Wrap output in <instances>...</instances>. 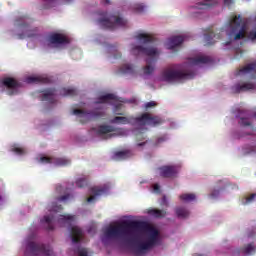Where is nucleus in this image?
<instances>
[{"label":"nucleus","mask_w":256,"mask_h":256,"mask_svg":"<svg viewBox=\"0 0 256 256\" xmlns=\"http://www.w3.org/2000/svg\"><path fill=\"white\" fill-rule=\"evenodd\" d=\"M104 234L108 239H123L133 247L135 255H145L159 243V230L139 220H124L111 225Z\"/></svg>","instance_id":"nucleus-1"},{"label":"nucleus","mask_w":256,"mask_h":256,"mask_svg":"<svg viewBox=\"0 0 256 256\" xmlns=\"http://www.w3.org/2000/svg\"><path fill=\"white\" fill-rule=\"evenodd\" d=\"M110 123L116 125H129L130 123H135L136 125H140L141 127H145V125H149L150 127H157V125H163V123H165V120H163V118L159 116H153L146 112L136 118L116 116L110 121Z\"/></svg>","instance_id":"nucleus-2"},{"label":"nucleus","mask_w":256,"mask_h":256,"mask_svg":"<svg viewBox=\"0 0 256 256\" xmlns=\"http://www.w3.org/2000/svg\"><path fill=\"white\" fill-rule=\"evenodd\" d=\"M131 53L136 57L139 55H146L149 57L146 60V66L143 68L144 75H151V73L155 71V62L157 61V58L155 57H159V50H157V48L133 45Z\"/></svg>","instance_id":"nucleus-3"},{"label":"nucleus","mask_w":256,"mask_h":256,"mask_svg":"<svg viewBox=\"0 0 256 256\" xmlns=\"http://www.w3.org/2000/svg\"><path fill=\"white\" fill-rule=\"evenodd\" d=\"M195 77L193 71L175 70L173 68H165L160 76L161 81L166 83H181Z\"/></svg>","instance_id":"nucleus-4"},{"label":"nucleus","mask_w":256,"mask_h":256,"mask_svg":"<svg viewBox=\"0 0 256 256\" xmlns=\"http://www.w3.org/2000/svg\"><path fill=\"white\" fill-rule=\"evenodd\" d=\"M243 20L241 15H233L226 25V31L229 39L237 41L245 37V24H242Z\"/></svg>","instance_id":"nucleus-5"},{"label":"nucleus","mask_w":256,"mask_h":256,"mask_svg":"<svg viewBox=\"0 0 256 256\" xmlns=\"http://www.w3.org/2000/svg\"><path fill=\"white\" fill-rule=\"evenodd\" d=\"M104 17L98 19V23L104 29H115V27H127V20L123 19L121 16L103 14Z\"/></svg>","instance_id":"nucleus-6"},{"label":"nucleus","mask_w":256,"mask_h":256,"mask_svg":"<svg viewBox=\"0 0 256 256\" xmlns=\"http://www.w3.org/2000/svg\"><path fill=\"white\" fill-rule=\"evenodd\" d=\"M73 115L80 118V123H87L91 121V119H101V117H105V111H103L101 108H95L92 111L74 109Z\"/></svg>","instance_id":"nucleus-7"},{"label":"nucleus","mask_w":256,"mask_h":256,"mask_svg":"<svg viewBox=\"0 0 256 256\" xmlns=\"http://www.w3.org/2000/svg\"><path fill=\"white\" fill-rule=\"evenodd\" d=\"M26 253H30V255L53 256V249L51 246L29 241L26 245Z\"/></svg>","instance_id":"nucleus-8"},{"label":"nucleus","mask_w":256,"mask_h":256,"mask_svg":"<svg viewBox=\"0 0 256 256\" xmlns=\"http://www.w3.org/2000/svg\"><path fill=\"white\" fill-rule=\"evenodd\" d=\"M160 177L164 179H175L178 177L181 171V166L179 165H165L158 168Z\"/></svg>","instance_id":"nucleus-9"},{"label":"nucleus","mask_w":256,"mask_h":256,"mask_svg":"<svg viewBox=\"0 0 256 256\" xmlns=\"http://www.w3.org/2000/svg\"><path fill=\"white\" fill-rule=\"evenodd\" d=\"M1 87H6L8 95H17L21 87V82L12 77L2 78L0 80Z\"/></svg>","instance_id":"nucleus-10"},{"label":"nucleus","mask_w":256,"mask_h":256,"mask_svg":"<svg viewBox=\"0 0 256 256\" xmlns=\"http://www.w3.org/2000/svg\"><path fill=\"white\" fill-rule=\"evenodd\" d=\"M40 161L41 163H53L58 167H65L67 165H71V160L67 158H55V157L42 156L40 158Z\"/></svg>","instance_id":"nucleus-11"},{"label":"nucleus","mask_w":256,"mask_h":256,"mask_svg":"<svg viewBox=\"0 0 256 256\" xmlns=\"http://www.w3.org/2000/svg\"><path fill=\"white\" fill-rule=\"evenodd\" d=\"M48 43L50 45H67L69 38L61 33H52L48 36Z\"/></svg>","instance_id":"nucleus-12"},{"label":"nucleus","mask_w":256,"mask_h":256,"mask_svg":"<svg viewBox=\"0 0 256 256\" xmlns=\"http://www.w3.org/2000/svg\"><path fill=\"white\" fill-rule=\"evenodd\" d=\"M22 34H19V39H25V37H37L39 35L38 28H31L29 24H20Z\"/></svg>","instance_id":"nucleus-13"},{"label":"nucleus","mask_w":256,"mask_h":256,"mask_svg":"<svg viewBox=\"0 0 256 256\" xmlns=\"http://www.w3.org/2000/svg\"><path fill=\"white\" fill-rule=\"evenodd\" d=\"M107 186H94L90 189V193H92V196L87 198V203H93L95 201L96 197H101V195H105L107 193Z\"/></svg>","instance_id":"nucleus-14"},{"label":"nucleus","mask_w":256,"mask_h":256,"mask_svg":"<svg viewBox=\"0 0 256 256\" xmlns=\"http://www.w3.org/2000/svg\"><path fill=\"white\" fill-rule=\"evenodd\" d=\"M115 131H117V129L111 125H100L98 126L96 133L97 135H107L106 139H111V137H115Z\"/></svg>","instance_id":"nucleus-15"},{"label":"nucleus","mask_w":256,"mask_h":256,"mask_svg":"<svg viewBox=\"0 0 256 256\" xmlns=\"http://www.w3.org/2000/svg\"><path fill=\"white\" fill-rule=\"evenodd\" d=\"M57 223L60 225V227H71V225L75 223V215H71V214L59 215L57 219Z\"/></svg>","instance_id":"nucleus-16"},{"label":"nucleus","mask_w":256,"mask_h":256,"mask_svg":"<svg viewBox=\"0 0 256 256\" xmlns=\"http://www.w3.org/2000/svg\"><path fill=\"white\" fill-rule=\"evenodd\" d=\"M183 41H185L183 36H172L167 40L166 47L167 49L173 50L175 47H179Z\"/></svg>","instance_id":"nucleus-17"},{"label":"nucleus","mask_w":256,"mask_h":256,"mask_svg":"<svg viewBox=\"0 0 256 256\" xmlns=\"http://www.w3.org/2000/svg\"><path fill=\"white\" fill-rule=\"evenodd\" d=\"M251 73L252 79H256V62L246 65L236 72V75H245Z\"/></svg>","instance_id":"nucleus-18"},{"label":"nucleus","mask_w":256,"mask_h":256,"mask_svg":"<svg viewBox=\"0 0 256 256\" xmlns=\"http://www.w3.org/2000/svg\"><path fill=\"white\" fill-rule=\"evenodd\" d=\"M42 97H41V101H48V103H55V95L57 93V90H55V88H49L47 90H44L42 92Z\"/></svg>","instance_id":"nucleus-19"},{"label":"nucleus","mask_w":256,"mask_h":256,"mask_svg":"<svg viewBox=\"0 0 256 256\" xmlns=\"http://www.w3.org/2000/svg\"><path fill=\"white\" fill-rule=\"evenodd\" d=\"M27 83H35L36 85H47L51 83V79L47 76H30L27 78Z\"/></svg>","instance_id":"nucleus-20"},{"label":"nucleus","mask_w":256,"mask_h":256,"mask_svg":"<svg viewBox=\"0 0 256 256\" xmlns=\"http://www.w3.org/2000/svg\"><path fill=\"white\" fill-rule=\"evenodd\" d=\"M70 237L72 243H81V239H83V230L77 226L71 227Z\"/></svg>","instance_id":"nucleus-21"},{"label":"nucleus","mask_w":256,"mask_h":256,"mask_svg":"<svg viewBox=\"0 0 256 256\" xmlns=\"http://www.w3.org/2000/svg\"><path fill=\"white\" fill-rule=\"evenodd\" d=\"M206 45H215L213 39H221V37L213 31V28H208L204 33Z\"/></svg>","instance_id":"nucleus-22"},{"label":"nucleus","mask_w":256,"mask_h":256,"mask_svg":"<svg viewBox=\"0 0 256 256\" xmlns=\"http://www.w3.org/2000/svg\"><path fill=\"white\" fill-rule=\"evenodd\" d=\"M190 65H205L211 63V57L208 56H197L189 59Z\"/></svg>","instance_id":"nucleus-23"},{"label":"nucleus","mask_w":256,"mask_h":256,"mask_svg":"<svg viewBox=\"0 0 256 256\" xmlns=\"http://www.w3.org/2000/svg\"><path fill=\"white\" fill-rule=\"evenodd\" d=\"M253 89H255V84L253 83L236 84L234 86L235 93H243L245 91H251Z\"/></svg>","instance_id":"nucleus-24"},{"label":"nucleus","mask_w":256,"mask_h":256,"mask_svg":"<svg viewBox=\"0 0 256 256\" xmlns=\"http://www.w3.org/2000/svg\"><path fill=\"white\" fill-rule=\"evenodd\" d=\"M136 39L138 41H141L144 45H149V43H154L155 42V37L145 34V33H140L136 36Z\"/></svg>","instance_id":"nucleus-25"},{"label":"nucleus","mask_w":256,"mask_h":256,"mask_svg":"<svg viewBox=\"0 0 256 256\" xmlns=\"http://www.w3.org/2000/svg\"><path fill=\"white\" fill-rule=\"evenodd\" d=\"M148 215H152L153 217H156V219H161V218L165 217V215H167V211L150 208V209H148Z\"/></svg>","instance_id":"nucleus-26"},{"label":"nucleus","mask_w":256,"mask_h":256,"mask_svg":"<svg viewBox=\"0 0 256 256\" xmlns=\"http://www.w3.org/2000/svg\"><path fill=\"white\" fill-rule=\"evenodd\" d=\"M109 101H117V96H115L114 94H106V95L100 96L95 103L96 104L109 103Z\"/></svg>","instance_id":"nucleus-27"},{"label":"nucleus","mask_w":256,"mask_h":256,"mask_svg":"<svg viewBox=\"0 0 256 256\" xmlns=\"http://www.w3.org/2000/svg\"><path fill=\"white\" fill-rule=\"evenodd\" d=\"M211 2H209L208 0H200L198 2H196V5L194 6V9H198L199 11L203 10V9H209V7H211Z\"/></svg>","instance_id":"nucleus-28"},{"label":"nucleus","mask_w":256,"mask_h":256,"mask_svg":"<svg viewBox=\"0 0 256 256\" xmlns=\"http://www.w3.org/2000/svg\"><path fill=\"white\" fill-rule=\"evenodd\" d=\"M53 221H55V216H44V222L47 224V231H53V229H55V226H53Z\"/></svg>","instance_id":"nucleus-29"},{"label":"nucleus","mask_w":256,"mask_h":256,"mask_svg":"<svg viewBox=\"0 0 256 256\" xmlns=\"http://www.w3.org/2000/svg\"><path fill=\"white\" fill-rule=\"evenodd\" d=\"M60 94L63 95V97H75L77 95V89L75 88H64L61 90Z\"/></svg>","instance_id":"nucleus-30"},{"label":"nucleus","mask_w":256,"mask_h":256,"mask_svg":"<svg viewBox=\"0 0 256 256\" xmlns=\"http://www.w3.org/2000/svg\"><path fill=\"white\" fill-rule=\"evenodd\" d=\"M177 217L180 219H187L189 217V210L183 208V207H178L175 210Z\"/></svg>","instance_id":"nucleus-31"},{"label":"nucleus","mask_w":256,"mask_h":256,"mask_svg":"<svg viewBox=\"0 0 256 256\" xmlns=\"http://www.w3.org/2000/svg\"><path fill=\"white\" fill-rule=\"evenodd\" d=\"M181 201H185L186 203H189L190 201H195L196 196L193 193L190 194H182L180 195Z\"/></svg>","instance_id":"nucleus-32"},{"label":"nucleus","mask_w":256,"mask_h":256,"mask_svg":"<svg viewBox=\"0 0 256 256\" xmlns=\"http://www.w3.org/2000/svg\"><path fill=\"white\" fill-rule=\"evenodd\" d=\"M89 185V179L87 178H79L76 180V186L79 187V189H83V187H87Z\"/></svg>","instance_id":"nucleus-33"},{"label":"nucleus","mask_w":256,"mask_h":256,"mask_svg":"<svg viewBox=\"0 0 256 256\" xmlns=\"http://www.w3.org/2000/svg\"><path fill=\"white\" fill-rule=\"evenodd\" d=\"M74 253H76L78 256H89V251L81 246H78L76 249H74Z\"/></svg>","instance_id":"nucleus-34"},{"label":"nucleus","mask_w":256,"mask_h":256,"mask_svg":"<svg viewBox=\"0 0 256 256\" xmlns=\"http://www.w3.org/2000/svg\"><path fill=\"white\" fill-rule=\"evenodd\" d=\"M242 251L246 255H253V253H255V246L253 244H248L242 249Z\"/></svg>","instance_id":"nucleus-35"},{"label":"nucleus","mask_w":256,"mask_h":256,"mask_svg":"<svg viewBox=\"0 0 256 256\" xmlns=\"http://www.w3.org/2000/svg\"><path fill=\"white\" fill-rule=\"evenodd\" d=\"M238 117H240V121L238 122L239 125H241L242 127H251V122H249V118H245L242 115H239Z\"/></svg>","instance_id":"nucleus-36"},{"label":"nucleus","mask_w":256,"mask_h":256,"mask_svg":"<svg viewBox=\"0 0 256 256\" xmlns=\"http://www.w3.org/2000/svg\"><path fill=\"white\" fill-rule=\"evenodd\" d=\"M129 157V151H118L115 153L116 159H127Z\"/></svg>","instance_id":"nucleus-37"},{"label":"nucleus","mask_w":256,"mask_h":256,"mask_svg":"<svg viewBox=\"0 0 256 256\" xmlns=\"http://www.w3.org/2000/svg\"><path fill=\"white\" fill-rule=\"evenodd\" d=\"M121 73H133V66L129 64H124L120 68Z\"/></svg>","instance_id":"nucleus-38"},{"label":"nucleus","mask_w":256,"mask_h":256,"mask_svg":"<svg viewBox=\"0 0 256 256\" xmlns=\"http://www.w3.org/2000/svg\"><path fill=\"white\" fill-rule=\"evenodd\" d=\"M11 151H12V153H16L17 155H24L25 154V150L21 147H18V146H12Z\"/></svg>","instance_id":"nucleus-39"},{"label":"nucleus","mask_w":256,"mask_h":256,"mask_svg":"<svg viewBox=\"0 0 256 256\" xmlns=\"http://www.w3.org/2000/svg\"><path fill=\"white\" fill-rule=\"evenodd\" d=\"M133 9H134L135 13H143V11H145V5H143V4H135L133 6Z\"/></svg>","instance_id":"nucleus-40"},{"label":"nucleus","mask_w":256,"mask_h":256,"mask_svg":"<svg viewBox=\"0 0 256 256\" xmlns=\"http://www.w3.org/2000/svg\"><path fill=\"white\" fill-rule=\"evenodd\" d=\"M63 210V206L59 205H55V203L52 204L51 208L49 209V211H52L53 213H59V211Z\"/></svg>","instance_id":"nucleus-41"},{"label":"nucleus","mask_w":256,"mask_h":256,"mask_svg":"<svg viewBox=\"0 0 256 256\" xmlns=\"http://www.w3.org/2000/svg\"><path fill=\"white\" fill-rule=\"evenodd\" d=\"M255 196H256V194H251L249 197H247L244 205H247L249 203H253V201H255Z\"/></svg>","instance_id":"nucleus-42"},{"label":"nucleus","mask_w":256,"mask_h":256,"mask_svg":"<svg viewBox=\"0 0 256 256\" xmlns=\"http://www.w3.org/2000/svg\"><path fill=\"white\" fill-rule=\"evenodd\" d=\"M157 103L155 101H150L145 104V109H151V107H156Z\"/></svg>","instance_id":"nucleus-43"},{"label":"nucleus","mask_w":256,"mask_h":256,"mask_svg":"<svg viewBox=\"0 0 256 256\" xmlns=\"http://www.w3.org/2000/svg\"><path fill=\"white\" fill-rule=\"evenodd\" d=\"M165 141H167V138H165V137H160V138H158V139L156 140V143H155L156 147H157L158 145H161V143H165Z\"/></svg>","instance_id":"nucleus-44"},{"label":"nucleus","mask_w":256,"mask_h":256,"mask_svg":"<svg viewBox=\"0 0 256 256\" xmlns=\"http://www.w3.org/2000/svg\"><path fill=\"white\" fill-rule=\"evenodd\" d=\"M248 37H249V39H251L252 41H255V39H256V31H251V32H249Z\"/></svg>","instance_id":"nucleus-45"},{"label":"nucleus","mask_w":256,"mask_h":256,"mask_svg":"<svg viewBox=\"0 0 256 256\" xmlns=\"http://www.w3.org/2000/svg\"><path fill=\"white\" fill-rule=\"evenodd\" d=\"M71 195L70 194H66L64 196H61L58 198V201H67L68 199H70Z\"/></svg>","instance_id":"nucleus-46"},{"label":"nucleus","mask_w":256,"mask_h":256,"mask_svg":"<svg viewBox=\"0 0 256 256\" xmlns=\"http://www.w3.org/2000/svg\"><path fill=\"white\" fill-rule=\"evenodd\" d=\"M234 3L235 0H224V5H226V7H231Z\"/></svg>","instance_id":"nucleus-47"},{"label":"nucleus","mask_w":256,"mask_h":256,"mask_svg":"<svg viewBox=\"0 0 256 256\" xmlns=\"http://www.w3.org/2000/svg\"><path fill=\"white\" fill-rule=\"evenodd\" d=\"M121 107H123V105H121V104H118V105L115 106V110L114 111H115L116 115H123V113L117 112V109H121Z\"/></svg>","instance_id":"nucleus-48"},{"label":"nucleus","mask_w":256,"mask_h":256,"mask_svg":"<svg viewBox=\"0 0 256 256\" xmlns=\"http://www.w3.org/2000/svg\"><path fill=\"white\" fill-rule=\"evenodd\" d=\"M218 195H219V190H214L211 194H210V196L213 198V197H218Z\"/></svg>","instance_id":"nucleus-49"},{"label":"nucleus","mask_w":256,"mask_h":256,"mask_svg":"<svg viewBox=\"0 0 256 256\" xmlns=\"http://www.w3.org/2000/svg\"><path fill=\"white\" fill-rule=\"evenodd\" d=\"M104 5H111V0H102Z\"/></svg>","instance_id":"nucleus-50"},{"label":"nucleus","mask_w":256,"mask_h":256,"mask_svg":"<svg viewBox=\"0 0 256 256\" xmlns=\"http://www.w3.org/2000/svg\"><path fill=\"white\" fill-rule=\"evenodd\" d=\"M160 189L161 187L159 186V184L154 185V191H159Z\"/></svg>","instance_id":"nucleus-51"},{"label":"nucleus","mask_w":256,"mask_h":256,"mask_svg":"<svg viewBox=\"0 0 256 256\" xmlns=\"http://www.w3.org/2000/svg\"><path fill=\"white\" fill-rule=\"evenodd\" d=\"M241 113H244L245 115H249V112L246 110H242Z\"/></svg>","instance_id":"nucleus-52"},{"label":"nucleus","mask_w":256,"mask_h":256,"mask_svg":"<svg viewBox=\"0 0 256 256\" xmlns=\"http://www.w3.org/2000/svg\"><path fill=\"white\" fill-rule=\"evenodd\" d=\"M142 145H145V142L138 144L139 147H142Z\"/></svg>","instance_id":"nucleus-53"},{"label":"nucleus","mask_w":256,"mask_h":256,"mask_svg":"<svg viewBox=\"0 0 256 256\" xmlns=\"http://www.w3.org/2000/svg\"><path fill=\"white\" fill-rule=\"evenodd\" d=\"M163 201L165 203V201H167V197L163 196Z\"/></svg>","instance_id":"nucleus-54"},{"label":"nucleus","mask_w":256,"mask_h":256,"mask_svg":"<svg viewBox=\"0 0 256 256\" xmlns=\"http://www.w3.org/2000/svg\"><path fill=\"white\" fill-rule=\"evenodd\" d=\"M3 202V197L0 195V203Z\"/></svg>","instance_id":"nucleus-55"},{"label":"nucleus","mask_w":256,"mask_h":256,"mask_svg":"<svg viewBox=\"0 0 256 256\" xmlns=\"http://www.w3.org/2000/svg\"><path fill=\"white\" fill-rule=\"evenodd\" d=\"M193 256H203V255H201V254H194Z\"/></svg>","instance_id":"nucleus-56"},{"label":"nucleus","mask_w":256,"mask_h":256,"mask_svg":"<svg viewBox=\"0 0 256 256\" xmlns=\"http://www.w3.org/2000/svg\"><path fill=\"white\" fill-rule=\"evenodd\" d=\"M56 189H57V191H59V189H61V186H58Z\"/></svg>","instance_id":"nucleus-57"},{"label":"nucleus","mask_w":256,"mask_h":256,"mask_svg":"<svg viewBox=\"0 0 256 256\" xmlns=\"http://www.w3.org/2000/svg\"><path fill=\"white\" fill-rule=\"evenodd\" d=\"M229 44H230V42H227V43H226V45H229Z\"/></svg>","instance_id":"nucleus-58"},{"label":"nucleus","mask_w":256,"mask_h":256,"mask_svg":"<svg viewBox=\"0 0 256 256\" xmlns=\"http://www.w3.org/2000/svg\"><path fill=\"white\" fill-rule=\"evenodd\" d=\"M254 117L256 118V113L254 114Z\"/></svg>","instance_id":"nucleus-59"},{"label":"nucleus","mask_w":256,"mask_h":256,"mask_svg":"<svg viewBox=\"0 0 256 256\" xmlns=\"http://www.w3.org/2000/svg\"><path fill=\"white\" fill-rule=\"evenodd\" d=\"M67 1H71V0H67Z\"/></svg>","instance_id":"nucleus-60"}]
</instances>
